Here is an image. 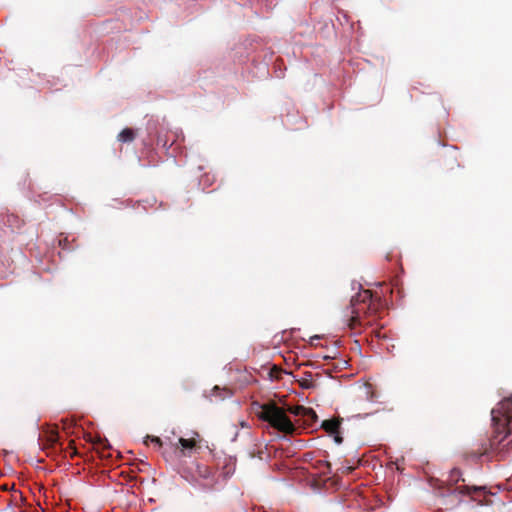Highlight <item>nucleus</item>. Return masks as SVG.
<instances>
[{
	"mask_svg": "<svg viewBox=\"0 0 512 512\" xmlns=\"http://www.w3.org/2000/svg\"><path fill=\"white\" fill-rule=\"evenodd\" d=\"M491 416L493 434L487 443L482 444L478 454L502 460L512 445V395L498 403Z\"/></svg>",
	"mask_w": 512,
	"mask_h": 512,
	"instance_id": "obj_1",
	"label": "nucleus"
},
{
	"mask_svg": "<svg viewBox=\"0 0 512 512\" xmlns=\"http://www.w3.org/2000/svg\"><path fill=\"white\" fill-rule=\"evenodd\" d=\"M372 306H374V301L370 290H364L352 297L350 314H347L348 327L357 331L364 326L371 325L372 322L366 318L372 310L375 311Z\"/></svg>",
	"mask_w": 512,
	"mask_h": 512,
	"instance_id": "obj_2",
	"label": "nucleus"
},
{
	"mask_svg": "<svg viewBox=\"0 0 512 512\" xmlns=\"http://www.w3.org/2000/svg\"><path fill=\"white\" fill-rule=\"evenodd\" d=\"M258 412V417L270 424L273 428L286 434H292L295 426L286 415L283 408L277 406L274 402L262 404Z\"/></svg>",
	"mask_w": 512,
	"mask_h": 512,
	"instance_id": "obj_3",
	"label": "nucleus"
},
{
	"mask_svg": "<svg viewBox=\"0 0 512 512\" xmlns=\"http://www.w3.org/2000/svg\"><path fill=\"white\" fill-rule=\"evenodd\" d=\"M460 482H465V479L462 478L461 471L457 468L452 469L446 481L447 492L449 494L469 496L473 501L477 500V496L485 493L484 486H469L459 484Z\"/></svg>",
	"mask_w": 512,
	"mask_h": 512,
	"instance_id": "obj_4",
	"label": "nucleus"
},
{
	"mask_svg": "<svg viewBox=\"0 0 512 512\" xmlns=\"http://www.w3.org/2000/svg\"><path fill=\"white\" fill-rule=\"evenodd\" d=\"M343 419L332 418L328 420H324L321 424V427L327 432L330 436H333L335 443L341 444L343 442V437L341 436L340 428Z\"/></svg>",
	"mask_w": 512,
	"mask_h": 512,
	"instance_id": "obj_5",
	"label": "nucleus"
},
{
	"mask_svg": "<svg viewBox=\"0 0 512 512\" xmlns=\"http://www.w3.org/2000/svg\"><path fill=\"white\" fill-rule=\"evenodd\" d=\"M136 136V133L131 128H124L119 134H118V140L123 143H129L134 141Z\"/></svg>",
	"mask_w": 512,
	"mask_h": 512,
	"instance_id": "obj_6",
	"label": "nucleus"
},
{
	"mask_svg": "<svg viewBox=\"0 0 512 512\" xmlns=\"http://www.w3.org/2000/svg\"><path fill=\"white\" fill-rule=\"evenodd\" d=\"M299 386L303 389H311L315 387V384L312 379V373L306 372L305 376L298 380Z\"/></svg>",
	"mask_w": 512,
	"mask_h": 512,
	"instance_id": "obj_7",
	"label": "nucleus"
},
{
	"mask_svg": "<svg viewBox=\"0 0 512 512\" xmlns=\"http://www.w3.org/2000/svg\"><path fill=\"white\" fill-rule=\"evenodd\" d=\"M307 424H313L317 421L318 417L312 408H306L305 416H302Z\"/></svg>",
	"mask_w": 512,
	"mask_h": 512,
	"instance_id": "obj_8",
	"label": "nucleus"
},
{
	"mask_svg": "<svg viewBox=\"0 0 512 512\" xmlns=\"http://www.w3.org/2000/svg\"><path fill=\"white\" fill-rule=\"evenodd\" d=\"M178 443L180 444L182 450L193 449L196 446V440L193 438H179Z\"/></svg>",
	"mask_w": 512,
	"mask_h": 512,
	"instance_id": "obj_9",
	"label": "nucleus"
},
{
	"mask_svg": "<svg viewBox=\"0 0 512 512\" xmlns=\"http://www.w3.org/2000/svg\"><path fill=\"white\" fill-rule=\"evenodd\" d=\"M47 442L49 445L54 446L58 443L59 435L55 430H50L46 433Z\"/></svg>",
	"mask_w": 512,
	"mask_h": 512,
	"instance_id": "obj_10",
	"label": "nucleus"
},
{
	"mask_svg": "<svg viewBox=\"0 0 512 512\" xmlns=\"http://www.w3.org/2000/svg\"><path fill=\"white\" fill-rule=\"evenodd\" d=\"M288 411L293 415L302 417L305 416L306 407L301 405L292 406L288 408Z\"/></svg>",
	"mask_w": 512,
	"mask_h": 512,
	"instance_id": "obj_11",
	"label": "nucleus"
},
{
	"mask_svg": "<svg viewBox=\"0 0 512 512\" xmlns=\"http://www.w3.org/2000/svg\"><path fill=\"white\" fill-rule=\"evenodd\" d=\"M283 373L284 371L281 368L273 366L269 371V376L273 379L279 380L281 379Z\"/></svg>",
	"mask_w": 512,
	"mask_h": 512,
	"instance_id": "obj_12",
	"label": "nucleus"
},
{
	"mask_svg": "<svg viewBox=\"0 0 512 512\" xmlns=\"http://www.w3.org/2000/svg\"><path fill=\"white\" fill-rule=\"evenodd\" d=\"M148 441H150L151 443L155 444V445H156L157 447H159V448H160V447L162 446V444H163V443H162V440H161L159 437H157V436H149V435H148V436L146 437V441H145V442L147 443Z\"/></svg>",
	"mask_w": 512,
	"mask_h": 512,
	"instance_id": "obj_13",
	"label": "nucleus"
},
{
	"mask_svg": "<svg viewBox=\"0 0 512 512\" xmlns=\"http://www.w3.org/2000/svg\"><path fill=\"white\" fill-rule=\"evenodd\" d=\"M339 470L344 474H350L354 470V467L349 465H343Z\"/></svg>",
	"mask_w": 512,
	"mask_h": 512,
	"instance_id": "obj_14",
	"label": "nucleus"
},
{
	"mask_svg": "<svg viewBox=\"0 0 512 512\" xmlns=\"http://www.w3.org/2000/svg\"><path fill=\"white\" fill-rule=\"evenodd\" d=\"M102 445V449H109L111 446L110 444L107 442V441H104V442H101L100 443Z\"/></svg>",
	"mask_w": 512,
	"mask_h": 512,
	"instance_id": "obj_15",
	"label": "nucleus"
},
{
	"mask_svg": "<svg viewBox=\"0 0 512 512\" xmlns=\"http://www.w3.org/2000/svg\"><path fill=\"white\" fill-rule=\"evenodd\" d=\"M219 390H220V389H219V387H218V386H215V387L213 388V394H215V393H216V392H218Z\"/></svg>",
	"mask_w": 512,
	"mask_h": 512,
	"instance_id": "obj_16",
	"label": "nucleus"
},
{
	"mask_svg": "<svg viewBox=\"0 0 512 512\" xmlns=\"http://www.w3.org/2000/svg\"><path fill=\"white\" fill-rule=\"evenodd\" d=\"M224 391H225V394H226V395H230V391H229V390H226V389H225Z\"/></svg>",
	"mask_w": 512,
	"mask_h": 512,
	"instance_id": "obj_17",
	"label": "nucleus"
}]
</instances>
